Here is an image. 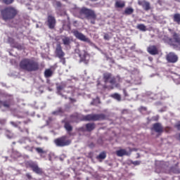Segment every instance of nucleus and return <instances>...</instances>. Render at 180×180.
<instances>
[{
	"label": "nucleus",
	"instance_id": "1",
	"mask_svg": "<svg viewBox=\"0 0 180 180\" xmlns=\"http://www.w3.org/2000/svg\"><path fill=\"white\" fill-rule=\"evenodd\" d=\"M20 68L25 71H37L39 64L32 59L25 58L20 63Z\"/></svg>",
	"mask_w": 180,
	"mask_h": 180
},
{
	"label": "nucleus",
	"instance_id": "2",
	"mask_svg": "<svg viewBox=\"0 0 180 180\" xmlns=\"http://www.w3.org/2000/svg\"><path fill=\"white\" fill-rule=\"evenodd\" d=\"M16 13H18V11H16V9H15L13 7H7L1 11V15L4 20H8V19H13V18L16 16Z\"/></svg>",
	"mask_w": 180,
	"mask_h": 180
},
{
	"label": "nucleus",
	"instance_id": "3",
	"mask_svg": "<svg viewBox=\"0 0 180 180\" xmlns=\"http://www.w3.org/2000/svg\"><path fill=\"white\" fill-rule=\"evenodd\" d=\"M80 13L85 15L87 19H91V23L95 24V19H96V14L92 10L88 9L86 8H82L80 11Z\"/></svg>",
	"mask_w": 180,
	"mask_h": 180
},
{
	"label": "nucleus",
	"instance_id": "4",
	"mask_svg": "<svg viewBox=\"0 0 180 180\" xmlns=\"http://www.w3.org/2000/svg\"><path fill=\"white\" fill-rule=\"evenodd\" d=\"M54 143L58 147H64L65 146H70V144H71V141L67 140L65 136H63L62 138L56 139Z\"/></svg>",
	"mask_w": 180,
	"mask_h": 180
},
{
	"label": "nucleus",
	"instance_id": "5",
	"mask_svg": "<svg viewBox=\"0 0 180 180\" xmlns=\"http://www.w3.org/2000/svg\"><path fill=\"white\" fill-rule=\"evenodd\" d=\"M74 36L76 37V39H78V40H81V41H85L86 43H91V40L89 39L86 36H85L84 34L75 30L72 32Z\"/></svg>",
	"mask_w": 180,
	"mask_h": 180
},
{
	"label": "nucleus",
	"instance_id": "6",
	"mask_svg": "<svg viewBox=\"0 0 180 180\" xmlns=\"http://www.w3.org/2000/svg\"><path fill=\"white\" fill-rule=\"evenodd\" d=\"M80 61L84 63V64H88L89 61L90 56L88 53L85 51H82L79 53Z\"/></svg>",
	"mask_w": 180,
	"mask_h": 180
},
{
	"label": "nucleus",
	"instance_id": "7",
	"mask_svg": "<svg viewBox=\"0 0 180 180\" xmlns=\"http://www.w3.org/2000/svg\"><path fill=\"white\" fill-rule=\"evenodd\" d=\"M28 164L30 168L32 169V171H34V172H35L36 174H41L43 172V171L41 168H39L37 164L33 162H29Z\"/></svg>",
	"mask_w": 180,
	"mask_h": 180
},
{
	"label": "nucleus",
	"instance_id": "8",
	"mask_svg": "<svg viewBox=\"0 0 180 180\" xmlns=\"http://www.w3.org/2000/svg\"><path fill=\"white\" fill-rule=\"evenodd\" d=\"M167 60L168 63H176L178 61V56H176L175 53L171 52L169 54L167 55Z\"/></svg>",
	"mask_w": 180,
	"mask_h": 180
},
{
	"label": "nucleus",
	"instance_id": "9",
	"mask_svg": "<svg viewBox=\"0 0 180 180\" xmlns=\"http://www.w3.org/2000/svg\"><path fill=\"white\" fill-rule=\"evenodd\" d=\"M103 79H104V82H105V84L107 82H109L110 81V84H111L112 85H113L115 84V78L112 77V74L110 73H104L103 74Z\"/></svg>",
	"mask_w": 180,
	"mask_h": 180
},
{
	"label": "nucleus",
	"instance_id": "10",
	"mask_svg": "<svg viewBox=\"0 0 180 180\" xmlns=\"http://www.w3.org/2000/svg\"><path fill=\"white\" fill-rule=\"evenodd\" d=\"M103 116L101 115H88L84 117V120H101Z\"/></svg>",
	"mask_w": 180,
	"mask_h": 180
},
{
	"label": "nucleus",
	"instance_id": "11",
	"mask_svg": "<svg viewBox=\"0 0 180 180\" xmlns=\"http://www.w3.org/2000/svg\"><path fill=\"white\" fill-rule=\"evenodd\" d=\"M48 26L49 29H54L56 26V18L53 16H48Z\"/></svg>",
	"mask_w": 180,
	"mask_h": 180
},
{
	"label": "nucleus",
	"instance_id": "12",
	"mask_svg": "<svg viewBox=\"0 0 180 180\" xmlns=\"http://www.w3.org/2000/svg\"><path fill=\"white\" fill-rule=\"evenodd\" d=\"M172 46H176V47H178V46H180V37L178 34L174 33L173 34V42H172Z\"/></svg>",
	"mask_w": 180,
	"mask_h": 180
},
{
	"label": "nucleus",
	"instance_id": "13",
	"mask_svg": "<svg viewBox=\"0 0 180 180\" xmlns=\"http://www.w3.org/2000/svg\"><path fill=\"white\" fill-rule=\"evenodd\" d=\"M148 53L152 56H155V54H158V50L155 46H151L148 48Z\"/></svg>",
	"mask_w": 180,
	"mask_h": 180
},
{
	"label": "nucleus",
	"instance_id": "14",
	"mask_svg": "<svg viewBox=\"0 0 180 180\" xmlns=\"http://www.w3.org/2000/svg\"><path fill=\"white\" fill-rule=\"evenodd\" d=\"M56 55L59 58H63L64 57V52L61 49V46L58 45L56 48Z\"/></svg>",
	"mask_w": 180,
	"mask_h": 180
},
{
	"label": "nucleus",
	"instance_id": "15",
	"mask_svg": "<svg viewBox=\"0 0 180 180\" xmlns=\"http://www.w3.org/2000/svg\"><path fill=\"white\" fill-rule=\"evenodd\" d=\"M139 4L143 6L145 11H150V3L148 1H139Z\"/></svg>",
	"mask_w": 180,
	"mask_h": 180
},
{
	"label": "nucleus",
	"instance_id": "16",
	"mask_svg": "<svg viewBox=\"0 0 180 180\" xmlns=\"http://www.w3.org/2000/svg\"><path fill=\"white\" fill-rule=\"evenodd\" d=\"M153 129L157 133H162V126H161L160 124H155L153 125Z\"/></svg>",
	"mask_w": 180,
	"mask_h": 180
},
{
	"label": "nucleus",
	"instance_id": "17",
	"mask_svg": "<svg viewBox=\"0 0 180 180\" xmlns=\"http://www.w3.org/2000/svg\"><path fill=\"white\" fill-rule=\"evenodd\" d=\"M116 154L118 157H123V155H127V151L124 149H120L116 151Z\"/></svg>",
	"mask_w": 180,
	"mask_h": 180
},
{
	"label": "nucleus",
	"instance_id": "18",
	"mask_svg": "<svg viewBox=\"0 0 180 180\" xmlns=\"http://www.w3.org/2000/svg\"><path fill=\"white\" fill-rule=\"evenodd\" d=\"M173 20L174 22H176L177 25H180V14L179 13L174 14L173 17Z\"/></svg>",
	"mask_w": 180,
	"mask_h": 180
},
{
	"label": "nucleus",
	"instance_id": "19",
	"mask_svg": "<svg viewBox=\"0 0 180 180\" xmlns=\"http://www.w3.org/2000/svg\"><path fill=\"white\" fill-rule=\"evenodd\" d=\"M124 6H125L124 1H117L115 2V8H124Z\"/></svg>",
	"mask_w": 180,
	"mask_h": 180
},
{
	"label": "nucleus",
	"instance_id": "20",
	"mask_svg": "<svg viewBox=\"0 0 180 180\" xmlns=\"http://www.w3.org/2000/svg\"><path fill=\"white\" fill-rule=\"evenodd\" d=\"M51 75H53V70H51V69H47L45 70L44 76L46 77V78H50Z\"/></svg>",
	"mask_w": 180,
	"mask_h": 180
},
{
	"label": "nucleus",
	"instance_id": "21",
	"mask_svg": "<svg viewBox=\"0 0 180 180\" xmlns=\"http://www.w3.org/2000/svg\"><path fill=\"white\" fill-rule=\"evenodd\" d=\"M0 108L1 109V110H5V109H8L9 103H8L7 102L1 103Z\"/></svg>",
	"mask_w": 180,
	"mask_h": 180
},
{
	"label": "nucleus",
	"instance_id": "22",
	"mask_svg": "<svg viewBox=\"0 0 180 180\" xmlns=\"http://www.w3.org/2000/svg\"><path fill=\"white\" fill-rule=\"evenodd\" d=\"M86 130H88V131H91V130H94V129H95V124L89 123L86 125Z\"/></svg>",
	"mask_w": 180,
	"mask_h": 180
},
{
	"label": "nucleus",
	"instance_id": "23",
	"mask_svg": "<svg viewBox=\"0 0 180 180\" xmlns=\"http://www.w3.org/2000/svg\"><path fill=\"white\" fill-rule=\"evenodd\" d=\"M134 12V10L132 8H125L124 13L125 15H131Z\"/></svg>",
	"mask_w": 180,
	"mask_h": 180
},
{
	"label": "nucleus",
	"instance_id": "24",
	"mask_svg": "<svg viewBox=\"0 0 180 180\" xmlns=\"http://www.w3.org/2000/svg\"><path fill=\"white\" fill-rule=\"evenodd\" d=\"M137 29L139 30H141L142 32H146L147 30V28L144 24H139L137 25Z\"/></svg>",
	"mask_w": 180,
	"mask_h": 180
},
{
	"label": "nucleus",
	"instance_id": "25",
	"mask_svg": "<svg viewBox=\"0 0 180 180\" xmlns=\"http://www.w3.org/2000/svg\"><path fill=\"white\" fill-rule=\"evenodd\" d=\"M106 158V153L105 152H103L99 154L98 156H97V160H105Z\"/></svg>",
	"mask_w": 180,
	"mask_h": 180
},
{
	"label": "nucleus",
	"instance_id": "26",
	"mask_svg": "<svg viewBox=\"0 0 180 180\" xmlns=\"http://www.w3.org/2000/svg\"><path fill=\"white\" fill-rule=\"evenodd\" d=\"M63 44H65V46H68V44H70V39L67 37H65L62 39Z\"/></svg>",
	"mask_w": 180,
	"mask_h": 180
},
{
	"label": "nucleus",
	"instance_id": "27",
	"mask_svg": "<svg viewBox=\"0 0 180 180\" xmlns=\"http://www.w3.org/2000/svg\"><path fill=\"white\" fill-rule=\"evenodd\" d=\"M65 129H66L68 131H71V130H72V127H71V125L69 123H65Z\"/></svg>",
	"mask_w": 180,
	"mask_h": 180
},
{
	"label": "nucleus",
	"instance_id": "28",
	"mask_svg": "<svg viewBox=\"0 0 180 180\" xmlns=\"http://www.w3.org/2000/svg\"><path fill=\"white\" fill-rule=\"evenodd\" d=\"M112 98H114V99H116L117 101H120L121 97L120 95H119V94H114L112 95H111Z\"/></svg>",
	"mask_w": 180,
	"mask_h": 180
},
{
	"label": "nucleus",
	"instance_id": "29",
	"mask_svg": "<svg viewBox=\"0 0 180 180\" xmlns=\"http://www.w3.org/2000/svg\"><path fill=\"white\" fill-rule=\"evenodd\" d=\"M4 4H6V5H9L13 2V0H2Z\"/></svg>",
	"mask_w": 180,
	"mask_h": 180
},
{
	"label": "nucleus",
	"instance_id": "30",
	"mask_svg": "<svg viewBox=\"0 0 180 180\" xmlns=\"http://www.w3.org/2000/svg\"><path fill=\"white\" fill-rule=\"evenodd\" d=\"M36 151H37V153H39V154L44 153V150H43V149L41 148H37Z\"/></svg>",
	"mask_w": 180,
	"mask_h": 180
},
{
	"label": "nucleus",
	"instance_id": "31",
	"mask_svg": "<svg viewBox=\"0 0 180 180\" xmlns=\"http://www.w3.org/2000/svg\"><path fill=\"white\" fill-rule=\"evenodd\" d=\"M64 89V86L60 85L57 86L58 93L60 94V91H63Z\"/></svg>",
	"mask_w": 180,
	"mask_h": 180
},
{
	"label": "nucleus",
	"instance_id": "32",
	"mask_svg": "<svg viewBox=\"0 0 180 180\" xmlns=\"http://www.w3.org/2000/svg\"><path fill=\"white\" fill-rule=\"evenodd\" d=\"M93 103L94 105H98V103H101V101H99V98H96L95 100H94Z\"/></svg>",
	"mask_w": 180,
	"mask_h": 180
},
{
	"label": "nucleus",
	"instance_id": "33",
	"mask_svg": "<svg viewBox=\"0 0 180 180\" xmlns=\"http://www.w3.org/2000/svg\"><path fill=\"white\" fill-rule=\"evenodd\" d=\"M132 164H134V165H140V161H134L132 162Z\"/></svg>",
	"mask_w": 180,
	"mask_h": 180
},
{
	"label": "nucleus",
	"instance_id": "34",
	"mask_svg": "<svg viewBox=\"0 0 180 180\" xmlns=\"http://www.w3.org/2000/svg\"><path fill=\"white\" fill-rule=\"evenodd\" d=\"M60 62L62 63V64H65V59L64 58H61Z\"/></svg>",
	"mask_w": 180,
	"mask_h": 180
},
{
	"label": "nucleus",
	"instance_id": "35",
	"mask_svg": "<svg viewBox=\"0 0 180 180\" xmlns=\"http://www.w3.org/2000/svg\"><path fill=\"white\" fill-rule=\"evenodd\" d=\"M5 122H6L5 120H0L1 124H4Z\"/></svg>",
	"mask_w": 180,
	"mask_h": 180
},
{
	"label": "nucleus",
	"instance_id": "36",
	"mask_svg": "<svg viewBox=\"0 0 180 180\" xmlns=\"http://www.w3.org/2000/svg\"><path fill=\"white\" fill-rule=\"evenodd\" d=\"M11 124H12L13 126H14V127H16V126H18V124H16V123L13 122H11Z\"/></svg>",
	"mask_w": 180,
	"mask_h": 180
},
{
	"label": "nucleus",
	"instance_id": "37",
	"mask_svg": "<svg viewBox=\"0 0 180 180\" xmlns=\"http://www.w3.org/2000/svg\"><path fill=\"white\" fill-rule=\"evenodd\" d=\"M176 127L178 129V130H180V124L176 125Z\"/></svg>",
	"mask_w": 180,
	"mask_h": 180
},
{
	"label": "nucleus",
	"instance_id": "38",
	"mask_svg": "<svg viewBox=\"0 0 180 180\" xmlns=\"http://www.w3.org/2000/svg\"><path fill=\"white\" fill-rule=\"evenodd\" d=\"M27 178H28L29 179H30V178H32V176H30V174H27Z\"/></svg>",
	"mask_w": 180,
	"mask_h": 180
},
{
	"label": "nucleus",
	"instance_id": "39",
	"mask_svg": "<svg viewBox=\"0 0 180 180\" xmlns=\"http://www.w3.org/2000/svg\"><path fill=\"white\" fill-rule=\"evenodd\" d=\"M7 137H8V139H12L13 136H12V135H7Z\"/></svg>",
	"mask_w": 180,
	"mask_h": 180
},
{
	"label": "nucleus",
	"instance_id": "40",
	"mask_svg": "<svg viewBox=\"0 0 180 180\" xmlns=\"http://www.w3.org/2000/svg\"><path fill=\"white\" fill-rule=\"evenodd\" d=\"M104 39H105V40H108V35H105V36H104Z\"/></svg>",
	"mask_w": 180,
	"mask_h": 180
},
{
	"label": "nucleus",
	"instance_id": "41",
	"mask_svg": "<svg viewBox=\"0 0 180 180\" xmlns=\"http://www.w3.org/2000/svg\"><path fill=\"white\" fill-rule=\"evenodd\" d=\"M150 61H153V58H149Z\"/></svg>",
	"mask_w": 180,
	"mask_h": 180
},
{
	"label": "nucleus",
	"instance_id": "42",
	"mask_svg": "<svg viewBox=\"0 0 180 180\" xmlns=\"http://www.w3.org/2000/svg\"><path fill=\"white\" fill-rule=\"evenodd\" d=\"M53 114L56 115V114H57V112H53Z\"/></svg>",
	"mask_w": 180,
	"mask_h": 180
},
{
	"label": "nucleus",
	"instance_id": "43",
	"mask_svg": "<svg viewBox=\"0 0 180 180\" xmlns=\"http://www.w3.org/2000/svg\"><path fill=\"white\" fill-rule=\"evenodd\" d=\"M176 1H177V2H179V0H176Z\"/></svg>",
	"mask_w": 180,
	"mask_h": 180
},
{
	"label": "nucleus",
	"instance_id": "44",
	"mask_svg": "<svg viewBox=\"0 0 180 180\" xmlns=\"http://www.w3.org/2000/svg\"><path fill=\"white\" fill-rule=\"evenodd\" d=\"M91 1H96V0H91Z\"/></svg>",
	"mask_w": 180,
	"mask_h": 180
}]
</instances>
